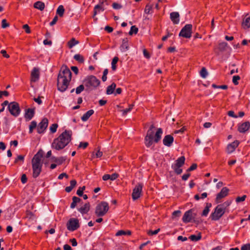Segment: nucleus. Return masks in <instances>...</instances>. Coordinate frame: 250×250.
Segmentation results:
<instances>
[{
    "label": "nucleus",
    "instance_id": "obj_58",
    "mask_svg": "<svg viewBox=\"0 0 250 250\" xmlns=\"http://www.w3.org/2000/svg\"><path fill=\"white\" fill-rule=\"evenodd\" d=\"M143 54H144V56L146 58H147V59L150 58V55L149 52L147 51V50L146 49H144L143 50Z\"/></svg>",
    "mask_w": 250,
    "mask_h": 250
},
{
    "label": "nucleus",
    "instance_id": "obj_32",
    "mask_svg": "<svg viewBox=\"0 0 250 250\" xmlns=\"http://www.w3.org/2000/svg\"><path fill=\"white\" fill-rule=\"evenodd\" d=\"M211 207V203H207L206 206L202 212V215L206 216L208 214L209 211V208Z\"/></svg>",
    "mask_w": 250,
    "mask_h": 250
},
{
    "label": "nucleus",
    "instance_id": "obj_15",
    "mask_svg": "<svg viewBox=\"0 0 250 250\" xmlns=\"http://www.w3.org/2000/svg\"><path fill=\"white\" fill-rule=\"evenodd\" d=\"M192 212V209H190L185 212L182 218V220L184 223H187L192 221L193 218Z\"/></svg>",
    "mask_w": 250,
    "mask_h": 250
},
{
    "label": "nucleus",
    "instance_id": "obj_2",
    "mask_svg": "<svg viewBox=\"0 0 250 250\" xmlns=\"http://www.w3.org/2000/svg\"><path fill=\"white\" fill-rule=\"evenodd\" d=\"M72 132L65 130L59 136L55 139L52 144V147L57 150L64 148L71 140Z\"/></svg>",
    "mask_w": 250,
    "mask_h": 250
},
{
    "label": "nucleus",
    "instance_id": "obj_19",
    "mask_svg": "<svg viewBox=\"0 0 250 250\" xmlns=\"http://www.w3.org/2000/svg\"><path fill=\"white\" fill-rule=\"evenodd\" d=\"M239 142L235 140L233 142L229 144L227 147V151L228 153H230L233 152L236 147L238 146Z\"/></svg>",
    "mask_w": 250,
    "mask_h": 250
},
{
    "label": "nucleus",
    "instance_id": "obj_42",
    "mask_svg": "<svg viewBox=\"0 0 250 250\" xmlns=\"http://www.w3.org/2000/svg\"><path fill=\"white\" fill-rule=\"evenodd\" d=\"M58 125L57 124H53L50 127V130L51 132L53 133H55L57 131V128H58Z\"/></svg>",
    "mask_w": 250,
    "mask_h": 250
},
{
    "label": "nucleus",
    "instance_id": "obj_31",
    "mask_svg": "<svg viewBox=\"0 0 250 250\" xmlns=\"http://www.w3.org/2000/svg\"><path fill=\"white\" fill-rule=\"evenodd\" d=\"M79 41L76 40L75 38H72L68 42L67 46L69 48H72L74 45L79 43Z\"/></svg>",
    "mask_w": 250,
    "mask_h": 250
},
{
    "label": "nucleus",
    "instance_id": "obj_45",
    "mask_svg": "<svg viewBox=\"0 0 250 250\" xmlns=\"http://www.w3.org/2000/svg\"><path fill=\"white\" fill-rule=\"evenodd\" d=\"M212 86L215 88H221L223 89H227L228 87L227 85H217L215 84H213L212 85Z\"/></svg>",
    "mask_w": 250,
    "mask_h": 250
},
{
    "label": "nucleus",
    "instance_id": "obj_55",
    "mask_svg": "<svg viewBox=\"0 0 250 250\" xmlns=\"http://www.w3.org/2000/svg\"><path fill=\"white\" fill-rule=\"evenodd\" d=\"M22 28L25 30V31L26 33L29 34L31 33L30 27L28 24L23 25Z\"/></svg>",
    "mask_w": 250,
    "mask_h": 250
},
{
    "label": "nucleus",
    "instance_id": "obj_40",
    "mask_svg": "<svg viewBox=\"0 0 250 250\" xmlns=\"http://www.w3.org/2000/svg\"><path fill=\"white\" fill-rule=\"evenodd\" d=\"M85 186H83L82 187H80L77 191V194L79 196H82V195H83V190H85Z\"/></svg>",
    "mask_w": 250,
    "mask_h": 250
},
{
    "label": "nucleus",
    "instance_id": "obj_27",
    "mask_svg": "<svg viewBox=\"0 0 250 250\" xmlns=\"http://www.w3.org/2000/svg\"><path fill=\"white\" fill-rule=\"evenodd\" d=\"M94 113V110L90 109L87 111L83 115L81 119L83 121H87L89 118Z\"/></svg>",
    "mask_w": 250,
    "mask_h": 250
},
{
    "label": "nucleus",
    "instance_id": "obj_7",
    "mask_svg": "<svg viewBox=\"0 0 250 250\" xmlns=\"http://www.w3.org/2000/svg\"><path fill=\"white\" fill-rule=\"evenodd\" d=\"M8 109L10 114L14 117L18 116L21 111L20 105L16 102H12L9 103Z\"/></svg>",
    "mask_w": 250,
    "mask_h": 250
},
{
    "label": "nucleus",
    "instance_id": "obj_16",
    "mask_svg": "<svg viewBox=\"0 0 250 250\" xmlns=\"http://www.w3.org/2000/svg\"><path fill=\"white\" fill-rule=\"evenodd\" d=\"M250 128V123L249 121L245 122L238 126V131L240 133H245Z\"/></svg>",
    "mask_w": 250,
    "mask_h": 250
},
{
    "label": "nucleus",
    "instance_id": "obj_43",
    "mask_svg": "<svg viewBox=\"0 0 250 250\" xmlns=\"http://www.w3.org/2000/svg\"><path fill=\"white\" fill-rule=\"evenodd\" d=\"M230 204H231V202L230 201H227L225 202L223 204H220V205L223 208H224L226 210H227V209H228L227 208L229 206Z\"/></svg>",
    "mask_w": 250,
    "mask_h": 250
},
{
    "label": "nucleus",
    "instance_id": "obj_34",
    "mask_svg": "<svg viewBox=\"0 0 250 250\" xmlns=\"http://www.w3.org/2000/svg\"><path fill=\"white\" fill-rule=\"evenodd\" d=\"M202 238L201 233H199L197 235H191L189 237V239L192 241H197L200 240Z\"/></svg>",
    "mask_w": 250,
    "mask_h": 250
},
{
    "label": "nucleus",
    "instance_id": "obj_29",
    "mask_svg": "<svg viewBox=\"0 0 250 250\" xmlns=\"http://www.w3.org/2000/svg\"><path fill=\"white\" fill-rule=\"evenodd\" d=\"M128 39L127 38H125L122 41V44L121 46V49L124 50L125 51L128 49L129 46L128 43Z\"/></svg>",
    "mask_w": 250,
    "mask_h": 250
},
{
    "label": "nucleus",
    "instance_id": "obj_49",
    "mask_svg": "<svg viewBox=\"0 0 250 250\" xmlns=\"http://www.w3.org/2000/svg\"><path fill=\"white\" fill-rule=\"evenodd\" d=\"M246 197H247V196L245 195H243L242 197L238 196L236 198V202L237 203H239L240 202H243L245 200Z\"/></svg>",
    "mask_w": 250,
    "mask_h": 250
},
{
    "label": "nucleus",
    "instance_id": "obj_33",
    "mask_svg": "<svg viewBox=\"0 0 250 250\" xmlns=\"http://www.w3.org/2000/svg\"><path fill=\"white\" fill-rule=\"evenodd\" d=\"M74 59L79 63H83L84 62V58L82 55L80 54H78L75 55L74 56Z\"/></svg>",
    "mask_w": 250,
    "mask_h": 250
},
{
    "label": "nucleus",
    "instance_id": "obj_25",
    "mask_svg": "<svg viewBox=\"0 0 250 250\" xmlns=\"http://www.w3.org/2000/svg\"><path fill=\"white\" fill-rule=\"evenodd\" d=\"M51 159L54 162L56 163V164H57V165H60L62 164L66 160V158L65 157H52L51 158Z\"/></svg>",
    "mask_w": 250,
    "mask_h": 250
},
{
    "label": "nucleus",
    "instance_id": "obj_37",
    "mask_svg": "<svg viewBox=\"0 0 250 250\" xmlns=\"http://www.w3.org/2000/svg\"><path fill=\"white\" fill-rule=\"evenodd\" d=\"M118 61H119V58H118V57H114L113 60H112V62H111L112 67H111V68H112V69L113 71H115L116 69V68H117L116 63L118 62Z\"/></svg>",
    "mask_w": 250,
    "mask_h": 250
},
{
    "label": "nucleus",
    "instance_id": "obj_6",
    "mask_svg": "<svg viewBox=\"0 0 250 250\" xmlns=\"http://www.w3.org/2000/svg\"><path fill=\"white\" fill-rule=\"evenodd\" d=\"M108 209V204L102 201L96 206L95 213L98 217L103 216L107 212Z\"/></svg>",
    "mask_w": 250,
    "mask_h": 250
},
{
    "label": "nucleus",
    "instance_id": "obj_52",
    "mask_svg": "<svg viewBox=\"0 0 250 250\" xmlns=\"http://www.w3.org/2000/svg\"><path fill=\"white\" fill-rule=\"evenodd\" d=\"M1 23V26L3 28H5L9 26V24L7 22V21L5 19L2 20Z\"/></svg>",
    "mask_w": 250,
    "mask_h": 250
},
{
    "label": "nucleus",
    "instance_id": "obj_8",
    "mask_svg": "<svg viewBox=\"0 0 250 250\" xmlns=\"http://www.w3.org/2000/svg\"><path fill=\"white\" fill-rule=\"evenodd\" d=\"M226 210L223 208L220 205L217 206L214 209V211L212 212L210 217L212 220H218L225 213Z\"/></svg>",
    "mask_w": 250,
    "mask_h": 250
},
{
    "label": "nucleus",
    "instance_id": "obj_47",
    "mask_svg": "<svg viewBox=\"0 0 250 250\" xmlns=\"http://www.w3.org/2000/svg\"><path fill=\"white\" fill-rule=\"evenodd\" d=\"M112 7L115 9H120L122 8V5L116 2H113L112 4Z\"/></svg>",
    "mask_w": 250,
    "mask_h": 250
},
{
    "label": "nucleus",
    "instance_id": "obj_39",
    "mask_svg": "<svg viewBox=\"0 0 250 250\" xmlns=\"http://www.w3.org/2000/svg\"><path fill=\"white\" fill-rule=\"evenodd\" d=\"M200 75L201 77H202L204 78H205L207 75H208V72L207 71V69L205 67H203L200 72Z\"/></svg>",
    "mask_w": 250,
    "mask_h": 250
},
{
    "label": "nucleus",
    "instance_id": "obj_54",
    "mask_svg": "<svg viewBox=\"0 0 250 250\" xmlns=\"http://www.w3.org/2000/svg\"><path fill=\"white\" fill-rule=\"evenodd\" d=\"M152 9V6L150 5L149 4H147L146 6L145 9V12L146 14H149L150 10Z\"/></svg>",
    "mask_w": 250,
    "mask_h": 250
},
{
    "label": "nucleus",
    "instance_id": "obj_57",
    "mask_svg": "<svg viewBox=\"0 0 250 250\" xmlns=\"http://www.w3.org/2000/svg\"><path fill=\"white\" fill-rule=\"evenodd\" d=\"M241 250H250V244H247L242 246Z\"/></svg>",
    "mask_w": 250,
    "mask_h": 250
},
{
    "label": "nucleus",
    "instance_id": "obj_9",
    "mask_svg": "<svg viewBox=\"0 0 250 250\" xmlns=\"http://www.w3.org/2000/svg\"><path fill=\"white\" fill-rule=\"evenodd\" d=\"M185 162V157L184 156H181L176 161V163L172 166V167L174 169L175 173L177 175L182 173L183 170L181 168V167L184 165Z\"/></svg>",
    "mask_w": 250,
    "mask_h": 250
},
{
    "label": "nucleus",
    "instance_id": "obj_11",
    "mask_svg": "<svg viewBox=\"0 0 250 250\" xmlns=\"http://www.w3.org/2000/svg\"><path fill=\"white\" fill-rule=\"evenodd\" d=\"M66 227L68 230L70 231H74L80 227L79 220L75 218H70L66 224Z\"/></svg>",
    "mask_w": 250,
    "mask_h": 250
},
{
    "label": "nucleus",
    "instance_id": "obj_56",
    "mask_svg": "<svg viewBox=\"0 0 250 250\" xmlns=\"http://www.w3.org/2000/svg\"><path fill=\"white\" fill-rule=\"evenodd\" d=\"M21 181L22 183H23V184H25V183H26L27 182V178L26 175L25 174H23L21 175Z\"/></svg>",
    "mask_w": 250,
    "mask_h": 250
},
{
    "label": "nucleus",
    "instance_id": "obj_1",
    "mask_svg": "<svg viewBox=\"0 0 250 250\" xmlns=\"http://www.w3.org/2000/svg\"><path fill=\"white\" fill-rule=\"evenodd\" d=\"M71 77L72 73L70 69L66 65H62L58 76V90L61 92L65 91L69 84Z\"/></svg>",
    "mask_w": 250,
    "mask_h": 250
},
{
    "label": "nucleus",
    "instance_id": "obj_53",
    "mask_svg": "<svg viewBox=\"0 0 250 250\" xmlns=\"http://www.w3.org/2000/svg\"><path fill=\"white\" fill-rule=\"evenodd\" d=\"M26 217L28 218L29 219H32L33 217H34V214L30 211L27 210L26 212Z\"/></svg>",
    "mask_w": 250,
    "mask_h": 250
},
{
    "label": "nucleus",
    "instance_id": "obj_35",
    "mask_svg": "<svg viewBox=\"0 0 250 250\" xmlns=\"http://www.w3.org/2000/svg\"><path fill=\"white\" fill-rule=\"evenodd\" d=\"M64 12V8L62 5H60L57 10V14L60 17H62L63 16Z\"/></svg>",
    "mask_w": 250,
    "mask_h": 250
},
{
    "label": "nucleus",
    "instance_id": "obj_18",
    "mask_svg": "<svg viewBox=\"0 0 250 250\" xmlns=\"http://www.w3.org/2000/svg\"><path fill=\"white\" fill-rule=\"evenodd\" d=\"M227 46L228 43L226 42L219 43L217 47H214V51L215 53L218 55L220 52L225 51L226 50Z\"/></svg>",
    "mask_w": 250,
    "mask_h": 250
},
{
    "label": "nucleus",
    "instance_id": "obj_23",
    "mask_svg": "<svg viewBox=\"0 0 250 250\" xmlns=\"http://www.w3.org/2000/svg\"><path fill=\"white\" fill-rule=\"evenodd\" d=\"M248 15V14H247L245 15L242 22V26L244 29H249L250 28V17H247Z\"/></svg>",
    "mask_w": 250,
    "mask_h": 250
},
{
    "label": "nucleus",
    "instance_id": "obj_44",
    "mask_svg": "<svg viewBox=\"0 0 250 250\" xmlns=\"http://www.w3.org/2000/svg\"><path fill=\"white\" fill-rule=\"evenodd\" d=\"M84 89V85L83 84H81L77 87L76 89V94H80L82 91H83Z\"/></svg>",
    "mask_w": 250,
    "mask_h": 250
},
{
    "label": "nucleus",
    "instance_id": "obj_4",
    "mask_svg": "<svg viewBox=\"0 0 250 250\" xmlns=\"http://www.w3.org/2000/svg\"><path fill=\"white\" fill-rule=\"evenodd\" d=\"M154 128L155 126L154 125H151L149 129L147 130L146 135L145 137V145L147 147H150L153 144L154 135V131H153V129ZM162 133L163 130L162 128H159L157 129L154 138V142L157 143L161 140Z\"/></svg>",
    "mask_w": 250,
    "mask_h": 250
},
{
    "label": "nucleus",
    "instance_id": "obj_41",
    "mask_svg": "<svg viewBox=\"0 0 250 250\" xmlns=\"http://www.w3.org/2000/svg\"><path fill=\"white\" fill-rule=\"evenodd\" d=\"M134 106V104H130L129 105V107L128 108H127L125 109H124L122 110L123 111V114L124 115H126L128 112L130 111L131 110V109H132L133 107Z\"/></svg>",
    "mask_w": 250,
    "mask_h": 250
},
{
    "label": "nucleus",
    "instance_id": "obj_17",
    "mask_svg": "<svg viewBox=\"0 0 250 250\" xmlns=\"http://www.w3.org/2000/svg\"><path fill=\"white\" fill-rule=\"evenodd\" d=\"M40 77V70L38 68L34 67L31 73V81L36 82Z\"/></svg>",
    "mask_w": 250,
    "mask_h": 250
},
{
    "label": "nucleus",
    "instance_id": "obj_63",
    "mask_svg": "<svg viewBox=\"0 0 250 250\" xmlns=\"http://www.w3.org/2000/svg\"><path fill=\"white\" fill-rule=\"evenodd\" d=\"M0 53L2 55V56L6 58H9L10 57L9 55L7 53L6 51L5 50H1Z\"/></svg>",
    "mask_w": 250,
    "mask_h": 250
},
{
    "label": "nucleus",
    "instance_id": "obj_50",
    "mask_svg": "<svg viewBox=\"0 0 250 250\" xmlns=\"http://www.w3.org/2000/svg\"><path fill=\"white\" fill-rule=\"evenodd\" d=\"M88 146V143L87 142H81L79 145V148H83V149L86 148Z\"/></svg>",
    "mask_w": 250,
    "mask_h": 250
},
{
    "label": "nucleus",
    "instance_id": "obj_46",
    "mask_svg": "<svg viewBox=\"0 0 250 250\" xmlns=\"http://www.w3.org/2000/svg\"><path fill=\"white\" fill-rule=\"evenodd\" d=\"M240 79V77L239 76H234L232 79V82L235 85H237L238 84V81Z\"/></svg>",
    "mask_w": 250,
    "mask_h": 250
},
{
    "label": "nucleus",
    "instance_id": "obj_30",
    "mask_svg": "<svg viewBox=\"0 0 250 250\" xmlns=\"http://www.w3.org/2000/svg\"><path fill=\"white\" fill-rule=\"evenodd\" d=\"M100 10H102V11H104V9L101 5H100V4L96 5L94 7V8L93 18L95 17V16L97 14L98 12H99Z\"/></svg>",
    "mask_w": 250,
    "mask_h": 250
},
{
    "label": "nucleus",
    "instance_id": "obj_24",
    "mask_svg": "<svg viewBox=\"0 0 250 250\" xmlns=\"http://www.w3.org/2000/svg\"><path fill=\"white\" fill-rule=\"evenodd\" d=\"M90 205L89 203H85L83 206L78 209V210L82 214L87 213L90 209Z\"/></svg>",
    "mask_w": 250,
    "mask_h": 250
},
{
    "label": "nucleus",
    "instance_id": "obj_61",
    "mask_svg": "<svg viewBox=\"0 0 250 250\" xmlns=\"http://www.w3.org/2000/svg\"><path fill=\"white\" fill-rule=\"evenodd\" d=\"M228 115L229 116H230V117H233L235 118H236L238 117V116L234 114V111H232V110H230V111H228Z\"/></svg>",
    "mask_w": 250,
    "mask_h": 250
},
{
    "label": "nucleus",
    "instance_id": "obj_12",
    "mask_svg": "<svg viewBox=\"0 0 250 250\" xmlns=\"http://www.w3.org/2000/svg\"><path fill=\"white\" fill-rule=\"evenodd\" d=\"M143 184L141 183L138 184L133 190L132 193V197L133 200L138 199L141 196L142 191Z\"/></svg>",
    "mask_w": 250,
    "mask_h": 250
},
{
    "label": "nucleus",
    "instance_id": "obj_14",
    "mask_svg": "<svg viewBox=\"0 0 250 250\" xmlns=\"http://www.w3.org/2000/svg\"><path fill=\"white\" fill-rule=\"evenodd\" d=\"M229 190L227 187H224L222 188L221 191L218 193L215 199V202L216 203H219L220 202L221 200L226 197L229 194Z\"/></svg>",
    "mask_w": 250,
    "mask_h": 250
},
{
    "label": "nucleus",
    "instance_id": "obj_36",
    "mask_svg": "<svg viewBox=\"0 0 250 250\" xmlns=\"http://www.w3.org/2000/svg\"><path fill=\"white\" fill-rule=\"evenodd\" d=\"M37 128V122L35 121H33L31 122L30 125H29V133H32L33 131V130Z\"/></svg>",
    "mask_w": 250,
    "mask_h": 250
},
{
    "label": "nucleus",
    "instance_id": "obj_3",
    "mask_svg": "<svg viewBox=\"0 0 250 250\" xmlns=\"http://www.w3.org/2000/svg\"><path fill=\"white\" fill-rule=\"evenodd\" d=\"M43 150L42 149H40L32 159L31 164L33 170L32 176L34 178L38 177L42 171V159L43 157Z\"/></svg>",
    "mask_w": 250,
    "mask_h": 250
},
{
    "label": "nucleus",
    "instance_id": "obj_38",
    "mask_svg": "<svg viewBox=\"0 0 250 250\" xmlns=\"http://www.w3.org/2000/svg\"><path fill=\"white\" fill-rule=\"evenodd\" d=\"M138 28L136 26L133 25L131 27L130 31L129 32V35H132L133 34H136L138 33Z\"/></svg>",
    "mask_w": 250,
    "mask_h": 250
},
{
    "label": "nucleus",
    "instance_id": "obj_10",
    "mask_svg": "<svg viewBox=\"0 0 250 250\" xmlns=\"http://www.w3.org/2000/svg\"><path fill=\"white\" fill-rule=\"evenodd\" d=\"M192 25L190 24H186L181 30L179 36L185 38H190L191 36Z\"/></svg>",
    "mask_w": 250,
    "mask_h": 250
},
{
    "label": "nucleus",
    "instance_id": "obj_21",
    "mask_svg": "<svg viewBox=\"0 0 250 250\" xmlns=\"http://www.w3.org/2000/svg\"><path fill=\"white\" fill-rule=\"evenodd\" d=\"M174 141V138L171 135H167L165 136L163 142L165 146H170Z\"/></svg>",
    "mask_w": 250,
    "mask_h": 250
},
{
    "label": "nucleus",
    "instance_id": "obj_59",
    "mask_svg": "<svg viewBox=\"0 0 250 250\" xmlns=\"http://www.w3.org/2000/svg\"><path fill=\"white\" fill-rule=\"evenodd\" d=\"M181 212L180 210H176L172 213L173 217H179L181 215Z\"/></svg>",
    "mask_w": 250,
    "mask_h": 250
},
{
    "label": "nucleus",
    "instance_id": "obj_13",
    "mask_svg": "<svg viewBox=\"0 0 250 250\" xmlns=\"http://www.w3.org/2000/svg\"><path fill=\"white\" fill-rule=\"evenodd\" d=\"M48 120L46 118H44L37 126V132L39 134H42L48 126Z\"/></svg>",
    "mask_w": 250,
    "mask_h": 250
},
{
    "label": "nucleus",
    "instance_id": "obj_64",
    "mask_svg": "<svg viewBox=\"0 0 250 250\" xmlns=\"http://www.w3.org/2000/svg\"><path fill=\"white\" fill-rule=\"evenodd\" d=\"M58 16H55V17L54 18V19H53L52 21L50 23V25L51 26L54 25L55 24H56V23L58 21Z\"/></svg>",
    "mask_w": 250,
    "mask_h": 250
},
{
    "label": "nucleus",
    "instance_id": "obj_48",
    "mask_svg": "<svg viewBox=\"0 0 250 250\" xmlns=\"http://www.w3.org/2000/svg\"><path fill=\"white\" fill-rule=\"evenodd\" d=\"M160 230V229H157L156 230H155L154 231L153 230H149L148 232H147V234L149 235H155V234H157Z\"/></svg>",
    "mask_w": 250,
    "mask_h": 250
},
{
    "label": "nucleus",
    "instance_id": "obj_22",
    "mask_svg": "<svg viewBox=\"0 0 250 250\" xmlns=\"http://www.w3.org/2000/svg\"><path fill=\"white\" fill-rule=\"evenodd\" d=\"M179 14L177 12H173L170 14V18L174 24H178L179 22Z\"/></svg>",
    "mask_w": 250,
    "mask_h": 250
},
{
    "label": "nucleus",
    "instance_id": "obj_62",
    "mask_svg": "<svg viewBox=\"0 0 250 250\" xmlns=\"http://www.w3.org/2000/svg\"><path fill=\"white\" fill-rule=\"evenodd\" d=\"M19 160L23 161L24 160V156L22 155H19L17 158L15 159L14 163H17Z\"/></svg>",
    "mask_w": 250,
    "mask_h": 250
},
{
    "label": "nucleus",
    "instance_id": "obj_20",
    "mask_svg": "<svg viewBox=\"0 0 250 250\" xmlns=\"http://www.w3.org/2000/svg\"><path fill=\"white\" fill-rule=\"evenodd\" d=\"M35 115V108H28L25 110L24 118L26 121H30Z\"/></svg>",
    "mask_w": 250,
    "mask_h": 250
},
{
    "label": "nucleus",
    "instance_id": "obj_60",
    "mask_svg": "<svg viewBox=\"0 0 250 250\" xmlns=\"http://www.w3.org/2000/svg\"><path fill=\"white\" fill-rule=\"evenodd\" d=\"M119 177V174L118 173H115L110 175V180L113 181Z\"/></svg>",
    "mask_w": 250,
    "mask_h": 250
},
{
    "label": "nucleus",
    "instance_id": "obj_5",
    "mask_svg": "<svg viewBox=\"0 0 250 250\" xmlns=\"http://www.w3.org/2000/svg\"><path fill=\"white\" fill-rule=\"evenodd\" d=\"M86 90H92L96 88L100 84V81L95 76H87L83 81Z\"/></svg>",
    "mask_w": 250,
    "mask_h": 250
},
{
    "label": "nucleus",
    "instance_id": "obj_28",
    "mask_svg": "<svg viewBox=\"0 0 250 250\" xmlns=\"http://www.w3.org/2000/svg\"><path fill=\"white\" fill-rule=\"evenodd\" d=\"M116 86V84L115 83H113L111 85H109L106 89V94L108 95L112 94L114 92Z\"/></svg>",
    "mask_w": 250,
    "mask_h": 250
},
{
    "label": "nucleus",
    "instance_id": "obj_26",
    "mask_svg": "<svg viewBox=\"0 0 250 250\" xmlns=\"http://www.w3.org/2000/svg\"><path fill=\"white\" fill-rule=\"evenodd\" d=\"M34 7L35 8L39 9L41 11H42L44 9L45 4L43 2L41 1H38L36 2L34 4Z\"/></svg>",
    "mask_w": 250,
    "mask_h": 250
},
{
    "label": "nucleus",
    "instance_id": "obj_51",
    "mask_svg": "<svg viewBox=\"0 0 250 250\" xmlns=\"http://www.w3.org/2000/svg\"><path fill=\"white\" fill-rule=\"evenodd\" d=\"M197 167L196 164H193L187 170L188 172H189L196 169Z\"/></svg>",
    "mask_w": 250,
    "mask_h": 250
}]
</instances>
